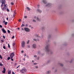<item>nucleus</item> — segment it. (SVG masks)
Masks as SVG:
<instances>
[{
  "mask_svg": "<svg viewBox=\"0 0 74 74\" xmlns=\"http://www.w3.org/2000/svg\"><path fill=\"white\" fill-rule=\"evenodd\" d=\"M45 51L46 53L49 52L50 51V49H49L48 46H46L45 47Z\"/></svg>",
  "mask_w": 74,
  "mask_h": 74,
  "instance_id": "f257e3e1",
  "label": "nucleus"
},
{
  "mask_svg": "<svg viewBox=\"0 0 74 74\" xmlns=\"http://www.w3.org/2000/svg\"><path fill=\"white\" fill-rule=\"evenodd\" d=\"M25 42L23 41L22 42V43H21V46L23 48H24L25 47Z\"/></svg>",
  "mask_w": 74,
  "mask_h": 74,
  "instance_id": "f03ea898",
  "label": "nucleus"
},
{
  "mask_svg": "<svg viewBox=\"0 0 74 74\" xmlns=\"http://www.w3.org/2000/svg\"><path fill=\"white\" fill-rule=\"evenodd\" d=\"M4 5V7L3 8V11H4V10H5V9H6V8H7V6H8L7 4L4 5Z\"/></svg>",
  "mask_w": 74,
  "mask_h": 74,
  "instance_id": "7ed1b4c3",
  "label": "nucleus"
},
{
  "mask_svg": "<svg viewBox=\"0 0 74 74\" xmlns=\"http://www.w3.org/2000/svg\"><path fill=\"white\" fill-rule=\"evenodd\" d=\"M24 30L25 32H30V29H29L28 28L25 27L24 28Z\"/></svg>",
  "mask_w": 74,
  "mask_h": 74,
  "instance_id": "20e7f679",
  "label": "nucleus"
},
{
  "mask_svg": "<svg viewBox=\"0 0 74 74\" xmlns=\"http://www.w3.org/2000/svg\"><path fill=\"white\" fill-rule=\"evenodd\" d=\"M23 71L26 72L27 71V70L25 69H23L22 70H20V72H21L22 74L24 73V72H23Z\"/></svg>",
  "mask_w": 74,
  "mask_h": 74,
  "instance_id": "39448f33",
  "label": "nucleus"
},
{
  "mask_svg": "<svg viewBox=\"0 0 74 74\" xmlns=\"http://www.w3.org/2000/svg\"><path fill=\"white\" fill-rule=\"evenodd\" d=\"M14 53H12L10 55L11 58H13L14 56Z\"/></svg>",
  "mask_w": 74,
  "mask_h": 74,
  "instance_id": "423d86ee",
  "label": "nucleus"
},
{
  "mask_svg": "<svg viewBox=\"0 0 74 74\" xmlns=\"http://www.w3.org/2000/svg\"><path fill=\"white\" fill-rule=\"evenodd\" d=\"M1 3L2 4H4V5H5V0H1Z\"/></svg>",
  "mask_w": 74,
  "mask_h": 74,
  "instance_id": "0eeeda50",
  "label": "nucleus"
},
{
  "mask_svg": "<svg viewBox=\"0 0 74 74\" xmlns=\"http://www.w3.org/2000/svg\"><path fill=\"white\" fill-rule=\"evenodd\" d=\"M32 47H33L34 48H37V46H36V44H33Z\"/></svg>",
  "mask_w": 74,
  "mask_h": 74,
  "instance_id": "6e6552de",
  "label": "nucleus"
},
{
  "mask_svg": "<svg viewBox=\"0 0 74 74\" xmlns=\"http://www.w3.org/2000/svg\"><path fill=\"white\" fill-rule=\"evenodd\" d=\"M3 70L2 71V73H5V70H6V69H5V68L4 67L3 68Z\"/></svg>",
  "mask_w": 74,
  "mask_h": 74,
  "instance_id": "1a4fd4ad",
  "label": "nucleus"
},
{
  "mask_svg": "<svg viewBox=\"0 0 74 74\" xmlns=\"http://www.w3.org/2000/svg\"><path fill=\"white\" fill-rule=\"evenodd\" d=\"M2 31L3 33H6V31L5 30V29H2Z\"/></svg>",
  "mask_w": 74,
  "mask_h": 74,
  "instance_id": "9d476101",
  "label": "nucleus"
},
{
  "mask_svg": "<svg viewBox=\"0 0 74 74\" xmlns=\"http://www.w3.org/2000/svg\"><path fill=\"white\" fill-rule=\"evenodd\" d=\"M37 11H38V12H39V13H41L42 12V11L40 9H38L37 10Z\"/></svg>",
  "mask_w": 74,
  "mask_h": 74,
  "instance_id": "9b49d317",
  "label": "nucleus"
},
{
  "mask_svg": "<svg viewBox=\"0 0 74 74\" xmlns=\"http://www.w3.org/2000/svg\"><path fill=\"white\" fill-rule=\"evenodd\" d=\"M51 71H49L46 72V74H49V73H51Z\"/></svg>",
  "mask_w": 74,
  "mask_h": 74,
  "instance_id": "f8f14e48",
  "label": "nucleus"
},
{
  "mask_svg": "<svg viewBox=\"0 0 74 74\" xmlns=\"http://www.w3.org/2000/svg\"><path fill=\"white\" fill-rule=\"evenodd\" d=\"M36 19L37 21H41V19L39 18L38 17H37L36 18Z\"/></svg>",
  "mask_w": 74,
  "mask_h": 74,
  "instance_id": "ddd939ff",
  "label": "nucleus"
},
{
  "mask_svg": "<svg viewBox=\"0 0 74 74\" xmlns=\"http://www.w3.org/2000/svg\"><path fill=\"white\" fill-rule=\"evenodd\" d=\"M27 11H30V8H29V7H27Z\"/></svg>",
  "mask_w": 74,
  "mask_h": 74,
  "instance_id": "4468645a",
  "label": "nucleus"
},
{
  "mask_svg": "<svg viewBox=\"0 0 74 74\" xmlns=\"http://www.w3.org/2000/svg\"><path fill=\"white\" fill-rule=\"evenodd\" d=\"M50 6V4L49 3L47 4V5H46V7H49V6Z\"/></svg>",
  "mask_w": 74,
  "mask_h": 74,
  "instance_id": "2eb2a0df",
  "label": "nucleus"
},
{
  "mask_svg": "<svg viewBox=\"0 0 74 74\" xmlns=\"http://www.w3.org/2000/svg\"><path fill=\"white\" fill-rule=\"evenodd\" d=\"M42 1L43 2L44 4H46L47 3V1L45 0H43Z\"/></svg>",
  "mask_w": 74,
  "mask_h": 74,
  "instance_id": "dca6fc26",
  "label": "nucleus"
},
{
  "mask_svg": "<svg viewBox=\"0 0 74 74\" xmlns=\"http://www.w3.org/2000/svg\"><path fill=\"white\" fill-rule=\"evenodd\" d=\"M58 64H59L60 66H63V64L61 63H59Z\"/></svg>",
  "mask_w": 74,
  "mask_h": 74,
  "instance_id": "f3484780",
  "label": "nucleus"
},
{
  "mask_svg": "<svg viewBox=\"0 0 74 74\" xmlns=\"http://www.w3.org/2000/svg\"><path fill=\"white\" fill-rule=\"evenodd\" d=\"M8 74H10L11 73V71H9L8 73Z\"/></svg>",
  "mask_w": 74,
  "mask_h": 74,
  "instance_id": "a211bd4d",
  "label": "nucleus"
},
{
  "mask_svg": "<svg viewBox=\"0 0 74 74\" xmlns=\"http://www.w3.org/2000/svg\"><path fill=\"white\" fill-rule=\"evenodd\" d=\"M34 69H38V66H36L34 67Z\"/></svg>",
  "mask_w": 74,
  "mask_h": 74,
  "instance_id": "6ab92c4d",
  "label": "nucleus"
},
{
  "mask_svg": "<svg viewBox=\"0 0 74 74\" xmlns=\"http://www.w3.org/2000/svg\"><path fill=\"white\" fill-rule=\"evenodd\" d=\"M23 26H25V24H22V25H21V27H23Z\"/></svg>",
  "mask_w": 74,
  "mask_h": 74,
  "instance_id": "aec40b11",
  "label": "nucleus"
},
{
  "mask_svg": "<svg viewBox=\"0 0 74 74\" xmlns=\"http://www.w3.org/2000/svg\"><path fill=\"white\" fill-rule=\"evenodd\" d=\"M36 36V37H39V38H40V36L37 35H35Z\"/></svg>",
  "mask_w": 74,
  "mask_h": 74,
  "instance_id": "412c9836",
  "label": "nucleus"
},
{
  "mask_svg": "<svg viewBox=\"0 0 74 74\" xmlns=\"http://www.w3.org/2000/svg\"><path fill=\"white\" fill-rule=\"evenodd\" d=\"M3 66V64L0 63V66Z\"/></svg>",
  "mask_w": 74,
  "mask_h": 74,
  "instance_id": "4be33fe9",
  "label": "nucleus"
},
{
  "mask_svg": "<svg viewBox=\"0 0 74 74\" xmlns=\"http://www.w3.org/2000/svg\"><path fill=\"white\" fill-rule=\"evenodd\" d=\"M33 22H36V20L34 19H33Z\"/></svg>",
  "mask_w": 74,
  "mask_h": 74,
  "instance_id": "5701e85b",
  "label": "nucleus"
},
{
  "mask_svg": "<svg viewBox=\"0 0 74 74\" xmlns=\"http://www.w3.org/2000/svg\"><path fill=\"white\" fill-rule=\"evenodd\" d=\"M24 18H25V19H26V18H27V16H24Z\"/></svg>",
  "mask_w": 74,
  "mask_h": 74,
  "instance_id": "b1692460",
  "label": "nucleus"
},
{
  "mask_svg": "<svg viewBox=\"0 0 74 74\" xmlns=\"http://www.w3.org/2000/svg\"><path fill=\"white\" fill-rule=\"evenodd\" d=\"M29 42H30V40H28V41H27V44H29Z\"/></svg>",
  "mask_w": 74,
  "mask_h": 74,
  "instance_id": "393cba45",
  "label": "nucleus"
},
{
  "mask_svg": "<svg viewBox=\"0 0 74 74\" xmlns=\"http://www.w3.org/2000/svg\"><path fill=\"white\" fill-rule=\"evenodd\" d=\"M7 11H8V12H9L10 11V10L8 8H7Z\"/></svg>",
  "mask_w": 74,
  "mask_h": 74,
  "instance_id": "a878e982",
  "label": "nucleus"
},
{
  "mask_svg": "<svg viewBox=\"0 0 74 74\" xmlns=\"http://www.w3.org/2000/svg\"><path fill=\"white\" fill-rule=\"evenodd\" d=\"M37 64V63H34V65H36L37 64Z\"/></svg>",
  "mask_w": 74,
  "mask_h": 74,
  "instance_id": "bb28decb",
  "label": "nucleus"
},
{
  "mask_svg": "<svg viewBox=\"0 0 74 74\" xmlns=\"http://www.w3.org/2000/svg\"><path fill=\"white\" fill-rule=\"evenodd\" d=\"M2 56L1 55H0V58L1 59H2Z\"/></svg>",
  "mask_w": 74,
  "mask_h": 74,
  "instance_id": "cd10ccee",
  "label": "nucleus"
},
{
  "mask_svg": "<svg viewBox=\"0 0 74 74\" xmlns=\"http://www.w3.org/2000/svg\"><path fill=\"white\" fill-rule=\"evenodd\" d=\"M8 48H10V44H8Z\"/></svg>",
  "mask_w": 74,
  "mask_h": 74,
  "instance_id": "c85d7f7f",
  "label": "nucleus"
},
{
  "mask_svg": "<svg viewBox=\"0 0 74 74\" xmlns=\"http://www.w3.org/2000/svg\"><path fill=\"white\" fill-rule=\"evenodd\" d=\"M8 60H10V57H9L8 58V59H7Z\"/></svg>",
  "mask_w": 74,
  "mask_h": 74,
  "instance_id": "c756f323",
  "label": "nucleus"
},
{
  "mask_svg": "<svg viewBox=\"0 0 74 74\" xmlns=\"http://www.w3.org/2000/svg\"><path fill=\"white\" fill-rule=\"evenodd\" d=\"M15 45V42H14L13 43V46H14V45Z\"/></svg>",
  "mask_w": 74,
  "mask_h": 74,
  "instance_id": "7c9ffc66",
  "label": "nucleus"
},
{
  "mask_svg": "<svg viewBox=\"0 0 74 74\" xmlns=\"http://www.w3.org/2000/svg\"><path fill=\"white\" fill-rule=\"evenodd\" d=\"M8 33H10V31L9 30H8Z\"/></svg>",
  "mask_w": 74,
  "mask_h": 74,
  "instance_id": "2f4dec72",
  "label": "nucleus"
},
{
  "mask_svg": "<svg viewBox=\"0 0 74 74\" xmlns=\"http://www.w3.org/2000/svg\"><path fill=\"white\" fill-rule=\"evenodd\" d=\"M37 56L36 55H35L34 56V58H36Z\"/></svg>",
  "mask_w": 74,
  "mask_h": 74,
  "instance_id": "473e14b6",
  "label": "nucleus"
},
{
  "mask_svg": "<svg viewBox=\"0 0 74 74\" xmlns=\"http://www.w3.org/2000/svg\"><path fill=\"white\" fill-rule=\"evenodd\" d=\"M5 25H7V22H5Z\"/></svg>",
  "mask_w": 74,
  "mask_h": 74,
  "instance_id": "72a5a7b5",
  "label": "nucleus"
},
{
  "mask_svg": "<svg viewBox=\"0 0 74 74\" xmlns=\"http://www.w3.org/2000/svg\"><path fill=\"white\" fill-rule=\"evenodd\" d=\"M11 4H12V5H14V3L13 2H11Z\"/></svg>",
  "mask_w": 74,
  "mask_h": 74,
  "instance_id": "f704fd0d",
  "label": "nucleus"
},
{
  "mask_svg": "<svg viewBox=\"0 0 74 74\" xmlns=\"http://www.w3.org/2000/svg\"><path fill=\"white\" fill-rule=\"evenodd\" d=\"M15 12H14V14H13V16H15Z\"/></svg>",
  "mask_w": 74,
  "mask_h": 74,
  "instance_id": "c9c22d12",
  "label": "nucleus"
},
{
  "mask_svg": "<svg viewBox=\"0 0 74 74\" xmlns=\"http://www.w3.org/2000/svg\"><path fill=\"white\" fill-rule=\"evenodd\" d=\"M34 19H36V18H37V17H36V16H34Z\"/></svg>",
  "mask_w": 74,
  "mask_h": 74,
  "instance_id": "e433bc0d",
  "label": "nucleus"
},
{
  "mask_svg": "<svg viewBox=\"0 0 74 74\" xmlns=\"http://www.w3.org/2000/svg\"><path fill=\"white\" fill-rule=\"evenodd\" d=\"M34 41H37V39H34Z\"/></svg>",
  "mask_w": 74,
  "mask_h": 74,
  "instance_id": "4c0bfd02",
  "label": "nucleus"
},
{
  "mask_svg": "<svg viewBox=\"0 0 74 74\" xmlns=\"http://www.w3.org/2000/svg\"><path fill=\"white\" fill-rule=\"evenodd\" d=\"M11 60L12 61H14V59H12V58H11Z\"/></svg>",
  "mask_w": 74,
  "mask_h": 74,
  "instance_id": "58836bf2",
  "label": "nucleus"
},
{
  "mask_svg": "<svg viewBox=\"0 0 74 74\" xmlns=\"http://www.w3.org/2000/svg\"><path fill=\"white\" fill-rule=\"evenodd\" d=\"M3 38H4V39L5 38V36H3Z\"/></svg>",
  "mask_w": 74,
  "mask_h": 74,
  "instance_id": "ea45409f",
  "label": "nucleus"
},
{
  "mask_svg": "<svg viewBox=\"0 0 74 74\" xmlns=\"http://www.w3.org/2000/svg\"><path fill=\"white\" fill-rule=\"evenodd\" d=\"M3 48L4 49H5V46H4L3 47Z\"/></svg>",
  "mask_w": 74,
  "mask_h": 74,
  "instance_id": "a19ab883",
  "label": "nucleus"
},
{
  "mask_svg": "<svg viewBox=\"0 0 74 74\" xmlns=\"http://www.w3.org/2000/svg\"><path fill=\"white\" fill-rule=\"evenodd\" d=\"M40 59V57H38V58H37V60H39Z\"/></svg>",
  "mask_w": 74,
  "mask_h": 74,
  "instance_id": "79ce46f5",
  "label": "nucleus"
},
{
  "mask_svg": "<svg viewBox=\"0 0 74 74\" xmlns=\"http://www.w3.org/2000/svg\"><path fill=\"white\" fill-rule=\"evenodd\" d=\"M21 19H20L18 20V22H21Z\"/></svg>",
  "mask_w": 74,
  "mask_h": 74,
  "instance_id": "37998d69",
  "label": "nucleus"
},
{
  "mask_svg": "<svg viewBox=\"0 0 74 74\" xmlns=\"http://www.w3.org/2000/svg\"><path fill=\"white\" fill-rule=\"evenodd\" d=\"M15 37V36H13L12 38L13 39V38H14Z\"/></svg>",
  "mask_w": 74,
  "mask_h": 74,
  "instance_id": "c03bdc74",
  "label": "nucleus"
},
{
  "mask_svg": "<svg viewBox=\"0 0 74 74\" xmlns=\"http://www.w3.org/2000/svg\"><path fill=\"white\" fill-rule=\"evenodd\" d=\"M0 27H1V28H2V25H0Z\"/></svg>",
  "mask_w": 74,
  "mask_h": 74,
  "instance_id": "a18cd8bd",
  "label": "nucleus"
},
{
  "mask_svg": "<svg viewBox=\"0 0 74 74\" xmlns=\"http://www.w3.org/2000/svg\"><path fill=\"white\" fill-rule=\"evenodd\" d=\"M6 20H7V21H8V18H6Z\"/></svg>",
  "mask_w": 74,
  "mask_h": 74,
  "instance_id": "49530a36",
  "label": "nucleus"
},
{
  "mask_svg": "<svg viewBox=\"0 0 74 74\" xmlns=\"http://www.w3.org/2000/svg\"><path fill=\"white\" fill-rule=\"evenodd\" d=\"M27 26H28L27 24L25 25V26H26V27H27Z\"/></svg>",
  "mask_w": 74,
  "mask_h": 74,
  "instance_id": "de8ad7c7",
  "label": "nucleus"
},
{
  "mask_svg": "<svg viewBox=\"0 0 74 74\" xmlns=\"http://www.w3.org/2000/svg\"><path fill=\"white\" fill-rule=\"evenodd\" d=\"M12 74H15V73L14 72H12Z\"/></svg>",
  "mask_w": 74,
  "mask_h": 74,
  "instance_id": "09e8293b",
  "label": "nucleus"
},
{
  "mask_svg": "<svg viewBox=\"0 0 74 74\" xmlns=\"http://www.w3.org/2000/svg\"><path fill=\"white\" fill-rule=\"evenodd\" d=\"M3 4L2 3V4L1 5V7H2V6H3Z\"/></svg>",
  "mask_w": 74,
  "mask_h": 74,
  "instance_id": "8fccbe9b",
  "label": "nucleus"
},
{
  "mask_svg": "<svg viewBox=\"0 0 74 74\" xmlns=\"http://www.w3.org/2000/svg\"><path fill=\"white\" fill-rule=\"evenodd\" d=\"M28 48H30V46H29V45H28Z\"/></svg>",
  "mask_w": 74,
  "mask_h": 74,
  "instance_id": "3c124183",
  "label": "nucleus"
},
{
  "mask_svg": "<svg viewBox=\"0 0 74 74\" xmlns=\"http://www.w3.org/2000/svg\"><path fill=\"white\" fill-rule=\"evenodd\" d=\"M22 30H24V29L23 28H22Z\"/></svg>",
  "mask_w": 74,
  "mask_h": 74,
  "instance_id": "603ef678",
  "label": "nucleus"
},
{
  "mask_svg": "<svg viewBox=\"0 0 74 74\" xmlns=\"http://www.w3.org/2000/svg\"><path fill=\"white\" fill-rule=\"evenodd\" d=\"M21 53H23V51H21Z\"/></svg>",
  "mask_w": 74,
  "mask_h": 74,
  "instance_id": "864d4df0",
  "label": "nucleus"
},
{
  "mask_svg": "<svg viewBox=\"0 0 74 74\" xmlns=\"http://www.w3.org/2000/svg\"><path fill=\"white\" fill-rule=\"evenodd\" d=\"M1 41H2V42H4V40H1Z\"/></svg>",
  "mask_w": 74,
  "mask_h": 74,
  "instance_id": "5fc2aeb1",
  "label": "nucleus"
},
{
  "mask_svg": "<svg viewBox=\"0 0 74 74\" xmlns=\"http://www.w3.org/2000/svg\"><path fill=\"white\" fill-rule=\"evenodd\" d=\"M5 22V20L3 21V23H4Z\"/></svg>",
  "mask_w": 74,
  "mask_h": 74,
  "instance_id": "6e6d98bb",
  "label": "nucleus"
},
{
  "mask_svg": "<svg viewBox=\"0 0 74 74\" xmlns=\"http://www.w3.org/2000/svg\"><path fill=\"white\" fill-rule=\"evenodd\" d=\"M24 56H26V54H24Z\"/></svg>",
  "mask_w": 74,
  "mask_h": 74,
  "instance_id": "4d7b16f0",
  "label": "nucleus"
},
{
  "mask_svg": "<svg viewBox=\"0 0 74 74\" xmlns=\"http://www.w3.org/2000/svg\"><path fill=\"white\" fill-rule=\"evenodd\" d=\"M23 60L24 61L25 60V58H24V59H23Z\"/></svg>",
  "mask_w": 74,
  "mask_h": 74,
  "instance_id": "13d9d810",
  "label": "nucleus"
},
{
  "mask_svg": "<svg viewBox=\"0 0 74 74\" xmlns=\"http://www.w3.org/2000/svg\"><path fill=\"white\" fill-rule=\"evenodd\" d=\"M38 7H40V5H38Z\"/></svg>",
  "mask_w": 74,
  "mask_h": 74,
  "instance_id": "bf43d9fd",
  "label": "nucleus"
},
{
  "mask_svg": "<svg viewBox=\"0 0 74 74\" xmlns=\"http://www.w3.org/2000/svg\"><path fill=\"white\" fill-rule=\"evenodd\" d=\"M29 27H31V26L30 25H29Z\"/></svg>",
  "mask_w": 74,
  "mask_h": 74,
  "instance_id": "052dcab7",
  "label": "nucleus"
},
{
  "mask_svg": "<svg viewBox=\"0 0 74 74\" xmlns=\"http://www.w3.org/2000/svg\"><path fill=\"white\" fill-rule=\"evenodd\" d=\"M18 30H19V28H18Z\"/></svg>",
  "mask_w": 74,
  "mask_h": 74,
  "instance_id": "680f3d73",
  "label": "nucleus"
},
{
  "mask_svg": "<svg viewBox=\"0 0 74 74\" xmlns=\"http://www.w3.org/2000/svg\"><path fill=\"white\" fill-rule=\"evenodd\" d=\"M32 62H34V60H32Z\"/></svg>",
  "mask_w": 74,
  "mask_h": 74,
  "instance_id": "e2e57ef3",
  "label": "nucleus"
},
{
  "mask_svg": "<svg viewBox=\"0 0 74 74\" xmlns=\"http://www.w3.org/2000/svg\"><path fill=\"white\" fill-rule=\"evenodd\" d=\"M31 28H32V29H33V27H31Z\"/></svg>",
  "mask_w": 74,
  "mask_h": 74,
  "instance_id": "0e129e2a",
  "label": "nucleus"
},
{
  "mask_svg": "<svg viewBox=\"0 0 74 74\" xmlns=\"http://www.w3.org/2000/svg\"><path fill=\"white\" fill-rule=\"evenodd\" d=\"M19 67L18 66H17V67L16 68V69H18Z\"/></svg>",
  "mask_w": 74,
  "mask_h": 74,
  "instance_id": "69168bd1",
  "label": "nucleus"
},
{
  "mask_svg": "<svg viewBox=\"0 0 74 74\" xmlns=\"http://www.w3.org/2000/svg\"><path fill=\"white\" fill-rule=\"evenodd\" d=\"M20 65H18V67H20Z\"/></svg>",
  "mask_w": 74,
  "mask_h": 74,
  "instance_id": "338daca9",
  "label": "nucleus"
},
{
  "mask_svg": "<svg viewBox=\"0 0 74 74\" xmlns=\"http://www.w3.org/2000/svg\"><path fill=\"white\" fill-rule=\"evenodd\" d=\"M54 67H53V69H54Z\"/></svg>",
  "mask_w": 74,
  "mask_h": 74,
  "instance_id": "774afa93",
  "label": "nucleus"
}]
</instances>
